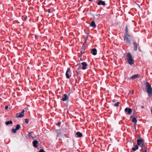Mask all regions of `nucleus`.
Here are the masks:
<instances>
[{
  "mask_svg": "<svg viewBox=\"0 0 152 152\" xmlns=\"http://www.w3.org/2000/svg\"><path fill=\"white\" fill-rule=\"evenodd\" d=\"M141 108H142V109H143L144 108V106H141Z\"/></svg>",
  "mask_w": 152,
  "mask_h": 152,
  "instance_id": "nucleus-35",
  "label": "nucleus"
},
{
  "mask_svg": "<svg viewBox=\"0 0 152 152\" xmlns=\"http://www.w3.org/2000/svg\"><path fill=\"white\" fill-rule=\"evenodd\" d=\"M126 30L125 31V33L124 35L129 34H128V27L127 25L126 26Z\"/></svg>",
  "mask_w": 152,
  "mask_h": 152,
  "instance_id": "nucleus-19",
  "label": "nucleus"
},
{
  "mask_svg": "<svg viewBox=\"0 0 152 152\" xmlns=\"http://www.w3.org/2000/svg\"><path fill=\"white\" fill-rule=\"evenodd\" d=\"M115 101H115V99H113V100H112V101H113V102H115Z\"/></svg>",
  "mask_w": 152,
  "mask_h": 152,
  "instance_id": "nucleus-34",
  "label": "nucleus"
},
{
  "mask_svg": "<svg viewBox=\"0 0 152 152\" xmlns=\"http://www.w3.org/2000/svg\"><path fill=\"white\" fill-rule=\"evenodd\" d=\"M141 147L142 148V150H143V149L144 148H144L143 147V145H142L141 146Z\"/></svg>",
  "mask_w": 152,
  "mask_h": 152,
  "instance_id": "nucleus-29",
  "label": "nucleus"
},
{
  "mask_svg": "<svg viewBox=\"0 0 152 152\" xmlns=\"http://www.w3.org/2000/svg\"><path fill=\"white\" fill-rule=\"evenodd\" d=\"M80 64H78L77 65V66H78V69H80Z\"/></svg>",
  "mask_w": 152,
  "mask_h": 152,
  "instance_id": "nucleus-27",
  "label": "nucleus"
},
{
  "mask_svg": "<svg viewBox=\"0 0 152 152\" xmlns=\"http://www.w3.org/2000/svg\"><path fill=\"white\" fill-rule=\"evenodd\" d=\"M81 64L83 65V67L82 69L83 70L87 68V64L85 62H83L81 63Z\"/></svg>",
  "mask_w": 152,
  "mask_h": 152,
  "instance_id": "nucleus-7",
  "label": "nucleus"
},
{
  "mask_svg": "<svg viewBox=\"0 0 152 152\" xmlns=\"http://www.w3.org/2000/svg\"><path fill=\"white\" fill-rule=\"evenodd\" d=\"M136 112V111L135 110L134 111L133 113V114H134Z\"/></svg>",
  "mask_w": 152,
  "mask_h": 152,
  "instance_id": "nucleus-36",
  "label": "nucleus"
},
{
  "mask_svg": "<svg viewBox=\"0 0 152 152\" xmlns=\"http://www.w3.org/2000/svg\"><path fill=\"white\" fill-rule=\"evenodd\" d=\"M144 142V140L142 138L138 139L137 140V144L138 145H140L141 144Z\"/></svg>",
  "mask_w": 152,
  "mask_h": 152,
  "instance_id": "nucleus-9",
  "label": "nucleus"
},
{
  "mask_svg": "<svg viewBox=\"0 0 152 152\" xmlns=\"http://www.w3.org/2000/svg\"><path fill=\"white\" fill-rule=\"evenodd\" d=\"M39 152H45L44 151V150L43 149H41L39 151Z\"/></svg>",
  "mask_w": 152,
  "mask_h": 152,
  "instance_id": "nucleus-26",
  "label": "nucleus"
},
{
  "mask_svg": "<svg viewBox=\"0 0 152 152\" xmlns=\"http://www.w3.org/2000/svg\"><path fill=\"white\" fill-rule=\"evenodd\" d=\"M146 91L148 94V96L151 98L152 97V88L151 85L148 83L146 82Z\"/></svg>",
  "mask_w": 152,
  "mask_h": 152,
  "instance_id": "nucleus-1",
  "label": "nucleus"
},
{
  "mask_svg": "<svg viewBox=\"0 0 152 152\" xmlns=\"http://www.w3.org/2000/svg\"><path fill=\"white\" fill-rule=\"evenodd\" d=\"M20 128V125L19 124H18L16 126V127L15 129H16V130H18Z\"/></svg>",
  "mask_w": 152,
  "mask_h": 152,
  "instance_id": "nucleus-22",
  "label": "nucleus"
},
{
  "mask_svg": "<svg viewBox=\"0 0 152 152\" xmlns=\"http://www.w3.org/2000/svg\"><path fill=\"white\" fill-rule=\"evenodd\" d=\"M132 39V37L131 35L128 34L124 35V40L126 43L130 44Z\"/></svg>",
  "mask_w": 152,
  "mask_h": 152,
  "instance_id": "nucleus-2",
  "label": "nucleus"
},
{
  "mask_svg": "<svg viewBox=\"0 0 152 152\" xmlns=\"http://www.w3.org/2000/svg\"><path fill=\"white\" fill-rule=\"evenodd\" d=\"M132 121L133 122L136 124L137 122V120L136 118H133L132 119Z\"/></svg>",
  "mask_w": 152,
  "mask_h": 152,
  "instance_id": "nucleus-20",
  "label": "nucleus"
},
{
  "mask_svg": "<svg viewBox=\"0 0 152 152\" xmlns=\"http://www.w3.org/2000/svg\"><path fill=\"white\" fill-rule=\"evenodd\" d=\"M138 146L137 145H136L134 147H133V148H132V150L133 151H135L136 150H137L138 149Z\"/></svg>",
  "mask_w": 152,
  "mask_h": 152,
  "instance_id": "nucleus-17",
  "label": "nucleus"
},
{
  "mask_svg": "<svg viewBox=\"0 0 152 152\" xmlns=\"http://www.w3.org/2000/svg\"><path fill=\"white\" fill-rule=\"evenodd\" d=\"M124 111L126 112H127V114L128 115L130 114L132 112V109L130 108L127 107L125 108Z\"/></svg>",
  "mask_w": 152,
  "mask_h": 152,
  "instance_id": "nucleus-5",
  "label": "nucleus"
},
{
  "mask_svg": "<svg viewBox=\"0 0 152 152\" xmlns=\"http://www.w3.org/2000/svg\"><path fill=\"white\" fill-rule=\"evenodd\" d=\"M70 68L69 67L67 68L66 72V78H67L69 79L70 78V77H71V75H69L68 72L70 71Z\"/></svg>",
  "mask_w": 152,
  "mask_h": 152,
  "instance_id": "nucleus-4",
  "label": "nucleus"
},
{
  "mask_svg": "<svg viewBox=\"0 0 152 152\" xmlns=\"http://www.w3.org/2000/svg\"><path fill=\"white\" fill-rule=\"evenodd\" d=\"M37 143L38 141L36 140H34L33 142V144L34 146L36 148L38 146L37 145Z\"/></svg>",
  "mask_w": 152,
  "mask_h": 152,
  "instance_id": "nucleus-15",
  "label": "nucleus"
},
{
  "mask_svg": "<svg viewBox=\"0 0 152 152\" xmlns=\"http://www.w3.org/2000/svg\"><path fill=\"white\" fill-rule=\"evenodd\" d=\"M133 117V116L132 115L130 116V118H132Z\"/></svg>",
  "mask_w": 152,
  "mask_h": 152,
  "instance_id": "nucleus-37",
  "label": "nucleus"
},
{
  "mask_svg": "<svg viewBox=\"0 0 152 152\" xmlns=\"http://www.w3.org/2000/svg\"><path fill=\"white\" fill-rule=\"evenodd\" d=\"M24 116V115L21 113H17L16 114L15 117L16 118H21Z\"/></svg>",
  "mask_w": 152,
  "mask_h": 152,
  "instance_id": "nucleus-12",
  "label": "nucleus"
},
{
  "mask_svg": "<svg viewBox=\"0 0 152 152\" xmlns=\"http://www.w3.org/2000/svg\"><path fill=\"white\" fill-rule=\"evenodd\" d=\"M133 93H134V91H133L132 92V94H133Z\"/></svg>",
  "mask_w": 152,
  "mask_h": 152,
  "instance_id": "nucleus-40",
  "label": "nucleus"
},
{
  "mask_svg": "<svg viewBox=\"0 0 152 152\" xmlns=\"http://www.w3.org/2000/svg\"><path fill=\"white\" fill-rule=\"evenodd\" d=\"M28 134H29V136H31L30 134L29 133Z\"/></svg>",
  "mask_w": 152,
  "mask_h": 152,
  "instance_id": "nucleus-38",
  "label": "nucleus"
},
{
  "mask_svg": "<svg viewBox=\"0 0 152 152\" xmlns=\"http://www.w3.org/2000/svg\"><path fill=\"white\" fill-rule=\"evenodd\" d=\"M25 112V110H23L21 113H22V114H23V113Z\"/></svg>",
  "mask_w": 152,
  "mask_h": 152,
  "instance_id": "nucleus-30",
  "label": "nucleus"
},
{
  "mask_svg": "<svg viewBox=\"0 0 152 152\" xmlns=\"http://www.w3.org/2000/svg\"><path fill=\"white\" fill-rule=\"evenodd\" d=\"M139 75L138 74L134 75L131 76V78L132 79H135L136 78H139Z\"/></svg>",
  "mask_w": 152,
  "mask_h": 152,
  "instance_id": "nucleus-14",
  "label": "nucleus"
},
{
  "mask_svg": "<svg viewBox=\"0 0 152 152\" xmlns=\"http://www.w3.org/2000/svg\"><path fill=\"white\" fill-rule=\"evenodd\" d=\"M97 4L99 5H102L104 6L105 4V1H102L101 0H99L98 3H97Z\"/></svg>",
  "mask_w": 152,
  "mask_h": 152,
  "instance_id": "nucleus-8",
  "label": "nucleus"
},
{
  "mask_svg": "<svg viewBox=\"0 0 152 152\" xmlns=\"http://www.w3.org/2000/svg\"><path fill=\"white\" fill-rule=\"evenodd\" d=\"M91 26L94 28H95L96 26V24L94 21H92L91 23Z\"/></svg>",
  "mask_w": 152,
  "mask_h": 152,
  "instance_id": "nucleus-16",
  "label": "nucleus"
},
{
  "mask_svg": "<svg viewBox=\"0 0 152 152\" xmlns=\"http://www.w3.org/2000/svg\"><path fill=\"white\" fill-rule=\"evenodd\" d=\"M82 136V134L80 132H77L75 134V136L77 137H81Z\"/></svg>",
  "mask_w": 152,
  "mask_h": 152,
  "instance_id": "nucleus-11",
  "label": "nucleus"
},
{
  "mask_svg": "<svg viewBox=\"0 0 152 152\" xmlns=\"http://www.w3.org/2000/svg\"><path fill=\"white\" fill-rule=\"evenodd\" d=\"M98 15H99L98 14H97V15H96V16H98Z\"/></svg>",
  "mask_w": 152,
  "mask_h": 152,
  "instance_id": "nucleus-39",
  "label": "nucleus"
},
{
  "mask_svg": "<svg viewBox=\"0 0 152 152\" xmlns=\"http://www.w3.org/2000/svg\"><path fill=\"white\" fill-rule=\"evenodd\" d=\"M134 44V47H133V49L134 50L136 51L137 50V47L138 44L136 42H134L133 43Z\"/></svg>",
  "mask_w": 152,
  "mask_h": 152,
  "instance_id": "nucleus-13",
  "label": "nucleus"
},
{
  "mask_svg": "<svg viewBox=\"0 0 152 152\" xmlns=\"http://www.w3.org/2000/svg\"><path fill=\"white\" fill-rule=\"evenodd\" d=\"M8 108V106H5V109H7Z\"/></svg>",
  "mask_w": 152,
  "mask_h": 152,
  "instance_id": "nucleus-32",
  "label": "nucleus"
},
{
  "mask_svg": "<svg viewBox=\"0 0 152 152\" xmlns=\"http://www.w3.org/2000/svg\"><path fill=\"white\" fill-rule=\"evenodd\" d=\"M17 130H16V129H12V132H13L14 133H15L16 132V131Z\"/></svg>",
  "mask_w": 152,
  "mask_h": 152,
  "instance_id": "nucleus-23",
  "label": "nucleus"
},
{
  "mask_svg": "<svg viewBox=\"0 0 152 152\" xmlns=\"http://www.w3.org/2000/svg\"><path fill=\"white\" fill-rule=\"evenodd\" d=\"M60 123H61V122H58L57 123V125H58L59 124H60Z\"/></svg>",
  "mask_w": 152,
  "mask_h": 152,
  "instance_id": "nucleus-33",
  "label": "nucleus"
},
{
  "mask_svg": "<svg viewBox=\"0 0 152 152\" xmlns=\"http://www.w3.org/2000/svg\"><path fill=\"white\" fill-rule=\"evenodd\" d=\"M13 123V122L12 121H9L6 122L5 124L7 125H8L10 124H12Z\"/></svg>",
  "mask_w": 152,
  "mask_h": 152,
  "instance_id": "nucleus-18",
  "label": "nucleus"
},
{
  "mask_svg": "<svg viewBox=\"0 0 152 152\" xmlns=\"http://www.w3.org/2000/svg\"><path fill=\"white\" fill-rule=\"evenodd\" d=\"M84 44H83V46L82 47V50L81 51V52L83 53L84 52V51L85 50V47L84 46Z\"/></svg>",
  "mask_w": 152,
  "mask_h": 152,
  "instance_id": "nucleus-21",
  "label": "nucleus"
},
{
  "mask_svg": "<svg viewBox=\"0 0 152 152\" xmlns=\"http://www.w3.org/2000/svg\"><path fill=\"white\" fill-rule=\"evenodd\" d=\"M25 122L26 124H28V123L29 120L28 119L26 118L25 119Z\"/></svg>",
  "mask_w": 152,
  "mask_h": 152,
  "instance_id": "nucleus-25",
  "label": "nucleus"
},
{
  "mask_svg": "<svg viewBox=\"0 0 152 152\" xmlns=\"http://www.w3.org/2000/svg\"><path fill=\"white\" fill-rule=\"evenodd\" d=\"M26 18H25V20L26 19Z\"/></svg>",
  "mask_w": 152,
  "mask_h": 152,
  "instance_id": "nucleus-41",
  "label": "nucleus"
},
{
  "mask_svg": "<svg viewBox=\"0 0 152 152\" xmlns=\"http://www.w3.org/2000/svg\"><path fill=\"white\" fill-rule=\"evenodd\" d=\"M48 12L49 13H50V12H50V9H48Z\"/></svg>",
  "mask_w": 152,
  "mask_h": 152,
  "instance_id": "nucleus-31",
  "label": "nucleus"
},
{
  "mask_svg": "<svg viewBox=\"0 0 152 152\" xmlns=\"http://www.w3.org/2000/svg\"><path fill=\"white\" fill-rule=\"evenodd\" d=\"M91 53L94 55H96L97 54V50L96 48H93L91 50Z\"/></svg>",
  "mask_w": 152,
  "mask_h": 152,
  "instance_id": "nucleus-10",
  "label": "nucleus"
},
{
  "mask_svg": "<svg viewBox=\"0 0 152 152\" xmlns=\"http://www.w3.org/2000/svg\"><path fill=\"white\" fill-rule=\"evenodd\" d=\"M127 59L128 61V63L130 65L133 64L134 62L132 58V56L131 54L129 53H128L126 55Z\"/></svg>",
  "mask_w": 152,
  "mask_h": 152,
  "instance_id": "nucleus-3",
  "label": "nucleus"
},
{
  "mask_svg": "<svg viewBox=\"0 0 152 152\" xmlns=\"http://www.w3.org/2000/svg\"><path fill=\"white\" fill-rule=\"evenodd\" d=\"M144 152H147L146 149L145 148H144L143 150H142Z\"/></svg>",
  "mask_w": 152,
  "mask_h": 152,
  "instance_id": "nucleus-28",
  "label": "nucleus"
},
{
  "mask_svg": "<svg viewBox=\"0 0 152 152\" xmlns=\"http://www.w3.org/2000/svg\"><path fill=\"white\" fill-rule=\"evenodd\" d=\"M119 104H120V103L119 102H118L116 103L115 104H114V105L115 106L117 107V106H118Z\"/></svg>",
  "mask_w": 152,
  "mask_h": 152,
  "instance_id": "nucleus-24",
  "label": "nucleus"
},
{
  "mask_svg": "<svg viewBox=\"0 0 152 152\" xmlns=\"http://www.w3.org/2000/svg\"><path fill=\"white\" fill-rule=\"evenodd\" d=\"M69 99L68 96L66 94H64L62 97V100L63 101H65L67 100H68Z\"/></svg>",
  "mask_w": 152,
  "mask_h": 152,
  "instance_id": "nucleus-6",
  "label": "nucleus"
}]
</instances>
